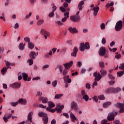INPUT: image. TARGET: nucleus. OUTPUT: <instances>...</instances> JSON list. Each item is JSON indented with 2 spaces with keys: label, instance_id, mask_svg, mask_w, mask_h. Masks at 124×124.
<instances>
[{
  "label": "nucleus",
  "instance_id": "29",
  "mask_svg": "<svg viewBox=\"0 0 124 124\" xmlns=\"http://www.w3.org/2000/svg\"><path fill=\"white\" fill-rule=\"evenodd\" d=\"M21 75L23 77V80L24 81H27V78H28V77H29V76H28V74H27L26 73H22L21 74Z\"/></svg>",
  "mask_w": 124,
  "mask_h": 124
},
{
  "label": "nucleus",
  "instance_id": "16",
  "mask_svg": "<svg viewBox=\"0 0 124 124\" xmlns=\"http://www.w3.org/2000/svg\"><path fill=\"white\" fill-rule=\"evenodd\" d=\"M92 10L93 11V16L95 17V16L97 15V13H98V11H99V7L96 6V7H93Z\"/></svg>",
  "mask_w": 124,
  "mask_h": 124
},
{
  "label": "nucleus",
  "instance_id": "42",
  "mask_svg": "<svg viewBox=\"0 0 124 124\" xmlns=\"http://www.w3.org/2000/svg\"><path fill=\"white\" fill-rule=\"evenodd\" d=\"M89 95L86 94L84 95V96H82V99H84V100H85V101H88V100H89Z\"/></svg>",
  "mask_w": 124,
  "mask_h": 124
},
{
  "label": "nucleus",
  "instance_id": "3",
  "mask_svg": "<svg viewBox=\"0 0 124 124\" xmlns=\"http://www.w3.org/2000/svg\"><path fill=\"white\" fill-rule=\"evenodd\" d=\"M117 114L118 112L117 111H112L111 112H109L108 114L107 119L108 120V121H114V120L115 119V117H116Z\"/></svg>",
  "mask_w": 124,
  "mask_h": 124
},
{
  "label": "nucleus",
  "instance_id": "22",
  "mask_svg": "<svg viewBox=\"0 0 124 124\" xmlns=\"http://www.w3.org/2000/svg\"><path fill=\"white\" fill-rule=\"evenodd\" d=\"M18 103H21L23 105H26L27 104V100L26 99L21 98L18 101Z\"/></svg>",
  "mask_w": 124,
  "mask_h": 124
},
{
  "label": "nucleus",
  "instance_id": "7",
  "mask_svg": "<svg viewBox=\"0 0 124 124\" xmlns=\"http://www.w3.org/2000/svg\"><path fill=\"white\" fill-rule=\"evenodd\" d=\"M116 107L119 108L120 109L119 110L120 113H124V104L118 103L115 105Z\"/></svg>",
  "mask_w": 124,
  "mask_h": 124
},
{
  "label": "nucleus",
  "instance_id": "6",
  "mask_svg": "<svg viewBox=\"0 0 124 124\" xmlns=\"http://www.w3.org/2000/svg\"><path fill=\"white\" fill-rule=\"evenodd\" d=\"M40 33L42 34V35H44L45 39H47V38L50 36V33L44 29H42L40 30Z\"/></svg>",
  "mask_w": 124,
  "mask_h": 124
},
{
  "label": "nucleus",
  "instance_id": "56",
  "mask_svg": "<svg viewBox=\"0 0 124 124\" xmlns=\"http://www.w3.org/2000/svg\"><path fill=\"white\" fill-rule=\"evenodd\" d=\"M81 94L82 96H83L84 95H86V91L85 90H82L81 91Z\"/></svg>",
  "mask_w": 124,
  "mask_h": 124
},
{
  "label": "nucleus",
  "instance_id": "33",
  "mask_svg": "<svg viewBox=\"0 0 124 124\" xmlns=\"http://www.w3.org/2000/svg\"><path fill=\"white\" fill-rule=\"evenodd\" d=\"M28 47L31 50H32L33 48H34V45L31 42H30L28 43Z\"/></svg>",
  "mask_w": 124,
  "mask_h": 124
},
{
  "label": "nucleus",
  "instance_id": "57",
  "mask_svg": "<svg viewBox=\"0 0 124 124\" xmlns=\"http://www.w3.org/2000/svg\"><path fill=\"white\" fill-rule=\"evenodd\" d=\"M102 44L104 45L106 44V39H105V38H103L102 39Z\"/></svg>",
  "mask_w": 124,
  "mask_h": 124
},
{
  "label": "nucleus",
  "instance_id": "31",
  "mask_svg": "<svg viewBox=\"0 0 124 124\" xmlns=\"http://www.w3.org/2000/svg\"><path fill=\"white\" fill-rule=\"evenodd\" d=\"M122 91V89L120 88H113V93H119V92H121Z\"/></svg>",
  "mask_w": 124,
  "mask_h": 124
},
{
  "label": "nucleus",
  "instance_id": "20",
  "mask_svg": "<svg viewBox=\"0 0 124 124\" xmlns=\"http://www.w3.org/2000/svg\"><path fill=\"white\" fill-rule=\"evenodd\" d=\"M70 118L71 119L72 122H75V121L77 120V118L72 112H70Z\"/></svg>",
  "mask_w": 124,
  "mask_h": 124
},
{
  "label": "nucleus",
  "instance_id": "59",
  "mask_svg": "<svg viewBox=\"0 0 124 124\" xmlns=\"http://www.w3.org/2000/svg\"><path fill=\"white\" fill-rule=\"evenodd\" d=\"M3 51H4V47L0 46V54H2V53H3Z\"/></svg>",
  "mask_w": 124,
  "mask_h": 124
},
{
  "label": "nucleus",
  "instance_id": "11",
  "mask_svg": "<svg viewBox=\"0 0 124 124\" xmlns=\"http://www.w3.org/2000/svg\"><path fill=\"white\" fill-rule=\"evenodd\" d=\"M69 18V12H67L64 13V17L62 18L61 21L62 23H65V22H66L67 21V19Z\"/></svg>",
  "mask_w": 124,
  "mask_h": 124
},
{
  "label": "nucleus",
  "instance_id": "37",
  "mask_svg": "<svg viewBox=\"0 0 124 124\" xmlns=\"http://www.w3.org/2000/svg\"><path fill=\"white\" fill-rule=\"evenodd\" d=\"M68 73V71L66 69H64L61 73L63 76H65L67 75V73Z\"/></svg>",
  "mask_w": 124,
  "mask_h": 124
},
{
  "label": "nucleus",
  "instance_id": "36",
  "mask_svg": "<svg viewBox=\"0 0 124 124\" xmlns=\"http://www.w3.org/2000/svg\"><path fill=\"white\" fill-rule=\"evenodd\" d=\"M62 96H63V94H57L55 96V99H59V98H61Z\"/></svg>",
  "mask_w": 124,
  "mask_h": 124
},
{
  "label": "nucleus",
  "instance_id": "9",
  "mask_svg": "<svg viewBox=\"0 0 124 124\" xmlns=\"http://www.w3.org/2000/svg\"><path fill=\"white\" fill-rule=\"evenodd\" d=\"M37 56H38V52L35 53L34 51H31L29 53V57L30 59H32V60H35Z\"/></svg>",
  "mask_w": 124,
  "mask_h": 124
},
{
  "label": "nucleus",
  "instance_id": "19",
  "mask_svg": "<svg viewBox=\"0 0 124 124\" xmlns=\"http://www.w3.org/2000/svg\"><path fill=\"white\" fill-rule=\"evenodd\" d=\"M77 53H78V48L75 46L73 49V52L71 54V56L72 57L76 58V56H77Z\"/></svg>",
  "mask_w": 124,
  "mask_h": 124
},
{
  "label": "nucleus",
  "instance_id": "38",
  "mask_svg": "<svg viewBox=\"0 0 124 124\" xmlns=\"http://www.w3.org/2000/svg\"><path fill=\"white\" fill-rule=\"evenodd\" d=\"M27 62L29 63V65H32L33 64V59L30 58L27 61Z\"/></svg>",
  "mask_w": 124,
  "mask_h": 124
},
{
  "label": "nucleus",
  "instance_id": "21",
  "mask_svg": "<svg viewBox=\"0 0 124 124\" xmlns=\"http://www.w3.org/2000/svg\"><path fill=\"white\" fill-rule=\"evenodd\" d=\"M25 46H26L25 43H20L18 45V49L21 51H23L25 49Z\"/></svg>",
  "mask_w": 124,
  "mask_h": 124
},
{
  "label": "nucleus",
  "instance_id": "45",
  "mask_svg": "<svg viewBox=\"0 0 124 124\" xmlns=\"http://www.w3.org/2000/svg\"><path fill=\"white\" fill-rule=\"evenodd\" d=\"M98 99L100 100H104V99H105V97L103 95H100L98 96Z\"/></svg>",
  "mask_w": 124,
  "mask_h": 124
},
{
  "label": "nucleus",
  "instance_id": "27",
  "mask_svg": "<svg viewBox=\"0 0 124 124\" xmlns=\"http://www.w3.org/2000/svg\"><path fill=\"white\" fill-rule=\"evenodd\" d=\"M101 76H106L107 75V71L104 69H101L100 71Z\"/></svg>",
  "mask_w": 124,
  "mask_h": 124
},
{
  "label": "nucleus",
  "instance_id": "50",
  "mask_svg": "<svg viewBox=\"0 0 124 124\" xmlns=\"http://www.w3.org/2000/svg\"><path fill=\"white\" fill-rule=\"evenodd\" d=\"M108 77L109 79H111V80H114V79H115V77L113 76L111 74H108Z\"/></svg>",
  "mask_w": 124,
  "mask_h": 124
},
{
  "label": "nucleus",
  "instance_id": "44",
  "mask_svg": "<svg viewBox=\"0 0 124 124\" xmlns=\"http://www.w3.org/2000/svg\"><path fill=\"white\" fill-rule=\"evenodd\" d=\"M117 74L119 75V77H122V76L124 74V70L117 72Z\"/></svg>",
  "mask_w": 124,
  "mask_h": 124
},
{
  "label": "nucleus",
  "instance_id": "4",
  "mask_svg": "<svg viewBox=\"0 0 124 124\" xmlns=\"http://www.w3.org/2000/svg\"><path fill=\"white\" fill-rule=\"evenodd\" d=\"M33 115V112L32 111H30L27 116V120L26 121V124H29V123H32V124H35L32 122V116Z\"/></svg>",
  "mask_w": 124,
  "mask_h": 124
},
{
  "label": "nucleus",
  "instance_id": "47",
  "mask_svg": "<svg viewBox=\"0 0 124 124\" xmlns=\"http://www.w3.org/2000/svg\"><path fill=\"white\" fill-rule=\"evenodd\" d=\"M108 49L109 50L110 52H113V53H115L116 51H117V48L115 47L113 48H111V47H108Z\"/></svg>",
  "mask_w": 124,
  "mask_h": 124
},
{
  "label": "nucleus",
  "instance_id": "24",
  "mask_svg": "<svg viewBox=\"0 0 124 124\" xmlns=\"http://www.w3.org/2000/svg\"><path fill=\"white\" fill-rule=\"evenodd\" d=\"M84 2L83 0L81 1L78 5V9L80 11L83 9V5H84Z\"/></svg>",
  "mask_w": 124,
  "mask_h": 124
},
{
  "label": "nucleus",
  "instance_id": "15",
  "mask_svg": "<svg viewBox=\"0 0 124 124\" xmlns=\"http://www.w3.org/2000/svg\"><path fill=\"white\" fill-rule=\"evenodd\" d=\"M68 30L70 32H71V33H72L73 34L74 33H78V32H79V31H78V30H77L75 27H69L68 28Z\"/></svg>",
  "mask_w": 124,
  "mask_h": 124
},
{
  "label": "nucleus",
  "instance_id": "35",
  "mask_svg": "<svg viewBox=\"0 0 124 124\" xmlns=\"http://www.w3.org/2000/svg\"><path fill=\"white\" fill-rule=\"evenodd\" d=\"M95 81H99L101 78H102V77L101 76V75H100L99 73H98V75L97 76L95 77Z\"/></svg>",
  "mask_w": 124,
  "mask_h": 124
},
{
  "label": "nucleus",
  "instance_id": "25",
  "mask_svg": "<svg viewBox=\"0 0 124 124\" xmlns=\"http://www.w3.org/2000/svg\"><path fill=\"white\" fill-rule=\"evenodd\" d=\"M105 93H112L113 92V88H108L105 90Z\"/></svg>",
  "mask_w": 124,
  "mask_h": 124
},
{
  "label": "nucleus",
  "instance_id": "64",
  "mask_svg": "<svg viewBox=\"0 0 124 124\" xmlns=\"http://www.w3.org/2000/svg\"><path fill=\"white\" fill-rule=\"evenodd\" d=\"M114 124H122L121 122H120V121L119 120H116L114 122Z\"/></svg>",
  "mask_w": 124,
  "mask_h": 124
},
{
  "label": "nucleus",
  "instance_id": "40",
  "mask_svg": "<svg viewBox=\"0 0 124 124\" xmlns=\"http://www.w3.org/2000/svg\"><path fill=\"white\" fill-rule=\"evenodd\" d=\"M57 84H58V80H54L51 83L52 87H53L54 88H55V87L57 86Z\"/></svg>",
  "mask_w": 124,
  "mask_h": 124
},
{
  "label": "nucleus",
  "instance_id": "34",
  "mask_svg": "<svg viewBox=\"0 0 124 124\" xmlns=\"http://www.w3.org/2000/svg\"><path fill=\"white\" fill-rule=\"evenodd\" d=\"M7 71V67H4L1 70V73L2 74V75H4V74H5V73H6Z\"/></svg>",
  "mask_w": 124,
  "mask_h": 124
},
{
  "label": "nucleus",
  "instance_id": "12",
  "mask_svg": "<svg viewBox=\"0 0 124 124\" xmlns=\"http://www.w3.org/2000/svg\"><path fill=\"white\" fill-rule=\"evenodd\" d=\"M80 16H70V19L73 22H79L80 21Z\"/></svg>",
  "mask_w": 124,
  "mask_h": 124
},
{
  "label": "nucleus",
  "instance_id": "26",
  "mask_svg": "<svg viewBox=\"0 0 124 124\" xmlns=\"http://www.w3.org/2000/svg\"><path fill=\"white\" fill-rule=\"evenodd\" d=\"M39 117H42L43 118H46L47 116V113L44 112H40L38 113Z\"/></svg>",
  "mask_w": 124,
  "mask_h": 124
},
{
  "label": "nucleus",
  "instance_id": "60",
  "mask_svg": "<svg viewBox=\"0 0 124 124\" xmlns=\"http://www.w3.org/2000/svg\"><path fill=\"white\" fill-rule=\"evenodd\" d=\"M51 8L52 9V11L51 12H54L56 11V10H57V7L55 5L52 6Z\"/></svg>",
  "mask_w": 124,
  "mask_h": 124
},
{
  "label": "nucleus",
  "instance_id": "53",
  "mask_svg": "<svg viewBox=\"0 0 124 124\" xmlns=\"http://www.w3.org/2000/svg\"><path fill=\"white\" fill-rule=\"evenodd\" d=\"M93 99L94 101H95V102H98V99H97V96H94L93 97Z\"/></svg>",
  "mask_w": 124,
  "mask_h": 124
},
{
  "label": "nucleus",
  "instance_id": "13",
  "mask_svg": "<svg viewBox=\"0 0 124 124\" xmlns=\"http://www.w3.org/2000/svg\"><path fill=\"white\" fill-rule=\"evenodd\" d=\"M71 108L72 109H73L74 111H78V106L76 102L73 101L71 103Z\"/></svg>",
  "mask_w": 124,
  "mask_h": 124
},
{
  "label": "nucleus",
  "instance_id": "49",
  "mask_svg": "<svg viewBox=\"0 0 124 124\" xmlns=\"http://www.w3.org/2000/svg\"><path fill=\"white\" fill-rule=\"evenodd\" d=\"M49 64H46L44 65L43 67L42 68V70H46V69L48 68Z\"/></svg>",
  "mask_w": 124,
  "mask_h": 124
},
{
  "label": "nucleus",
  "instance_id": "41",
  "mask_svg": "<svg viewBox=\"0 0 124 124\" xmlns=\"http://www.w3.org/2000/svg\"><path fill=\"white\" fill-rule=\"evenodd\" d=\"M43 121L44 122V124H48V116H46V117L45 118H43Z\"/></svg>",
  "mask_w": 124,
  "mask_h": 124
},
{
  "label": "nucleus",
  "instance_id": "39",
  "mask_svg": "<svg viewBox=\"0 0 124 124\" xmlns=\"http://www.w3.org/2000/svg\"><path fill=\"white\" fill-rule=\"evenodd\" d=\"M99 65L101 67V68H104V67H105V64L103 62H99Z\"/></svg>",
  "mask_w": 124,
  "mask_h": 124
},
{
  "label": "nucleus",
  "instance_id": "30",
  "mask_svg": "<svg viewBox=\"0 0 124 124\" xmlns=\"http://www.w3.org/2000/svg\"><path fill=\"white\" fill-rule=\"evenodd\" d=\"M44 19H40L37 22V25L38 26H42L44 23Z\"/></svg>",
  "mask_w": 124,
  "mask_h": 124
},
{
  "label": "nucleus",
  "instance_id": "28",
  "mask_svg": "<svg viewBox=\"0 0 124 124\" xmlns=\"http://www.w3.org/2000/svg\"><path fill=\"white\" fill-rule=\"evenodd\" d=\"M55 24L58 27H61L62 26H63V22L61 20H57L55 21Z\"/></svg>",
  "mask_w": 124,
  "mask_h": 124
},
{
  "label": "nucleus",
  "instance_id": "8",
  "mask_svg": "<svg viewBox=\"0 0 124 124\" xmlns=\"http://www.w3.org/2000/svg\"><path fill=\"white\" fill-rule=\"evenodd\" d=\"M106 54V48L103 46H101L99 50V55L100 57L105 56Z\"/></svg>",
  "mask_w": 124,
  "mask_h": 124
},
{
  "label": "nucleus",
  "instance_id": "43",
  "mask_svg": "<svg viewBox=\"0 0 124 124\" xmlns=\"http://www.w3.org/2000/svg\"><path fill=\"white\" fill-rule=\"evenodd\" d=\"M6 65H11V66H14L15 63H11L8 61L6 62Z\"/></svg>",
  "mask_w": 124,
  "mask_h": 124
},
{
  "label": "nucleus",
  "instance_id": "2",
  "mask_svg": "<svg viewBox=\"0 0 124 124\" xmlns=\"http://www.w3.org/2000/svg\"><path fill=\"white\" fill-rule=\"evenodd\" d=\"M90 43L86 42L85 43H81L80 44L79 50L81 52H84L85 50H89Z\"/></svg>",
  "mask_w": 124,
  "mask_h": 124
},
{
  "label": "nucleus",
  "instance_id": "58",
  "mask_svg": "<svg viewBox=\"0 0 124 124\" xmlns=\"http://www.w3.org/2000/svg\"><path fill=\"white\" fill-rule=\"evenodd\" d=\"M108 122V120L105 119L101 121V124H107Z\"/></svg>",
  "mask_w": 124,
  "mask_h": 124
},
{
  "label": "nucleus",
  "instance_id": "18",
  "mask_svg": "<svg viewBox=\"0 0 124 124\" xmlns=\"http://www.w3.org/2000/svg\"><path fill=\"white\" fill-rule=\"evenodd\" d=\"M39 101H42V103H48L49 102L48 101V98L44 97L42 96H40L39 98Z\"/></svg>",
  "mask_w": 124,
  "mask_h": 124
},
{
  "label": "nucleus",
  "instance_id": "23",
  "mask_svg": "<svg viewBox=\"0 0 124 124\" xmlns=\"http://www.w3.org/2000/svg\"><path fill=\"white\" fill-rule=\"evenodd\" d=\"M112 104L111 102H106L103 104V108H108Z\"/></svg>",
  "mask_w": 124,
  "mask_h": 124
},
{
  "label": "nucleus",
  "instance_id": "5",
  "mask_svg": "<svg viewBox=\"0 0 124 124\" xmlns=\"http://www.w3.org/2000/svg\"><path fill=\"white\" fill-rule=\"evenodd\" d=\"M123 29V21H118L115 25V30L116 31H120Z\"/></svg>",
  "mask_w": 124,
  "mask_h": 124
},
{
  "label": "nucleus",
  "instance_id": "17",
  "mask_svg": "<svg viewBox=\"0 0 124 124\" xmlns=\"http://www.w3.org/2000/svg\"><path fill=\"white\" fill-rule=\"evenodd\" d=\"M63 79L65 83H66V82L68 83V84L71 83V78H69V76L68 75L64 76Z\"/></svg>",
  "mask_w": 124,
  "mask_h": 124
},
{
  "label": "nucleus",
  "instance_id": "61",
  "mask_svg": "<svg viewBox=\"0 0 124 124\" xmlns=\"http://www.w3.org/2000/svg\"><path fill=\"white\" fill-rule=\"evenodd\" d=\"M115 58L119 60V59H121L122 58V55L121 54H116L115 55Z\"/></svg>",
  "mask_w": 124,
  "mask_h": 124
},
{
  "label": "nucleus",
  "instance_id": "14",
  "mask_svg": "<svg viewBox=\"0 0 124 124\" xmlns=\"http://www.w3.org/2000/svg\"><path fill=\"white\" fill-rule=\"evenodd\" d=\"M10 87L13 89H17L21 87V84H20L19 82H16L13 84H10Z\"/></svg>",
  "mask_w": 124,
  "mask_h": 124
},
{
  "label": "nucleus",
  "instance_id": "46",
  "mask_svg": "<svg viewBox=\"0 0 124 124\" xmlns=\"http://www.w3.org/2000/svg\"><path fill=\"white\" fill-rule=\"evenodd\" d=\"M24 41H26V42H28V43H30L31 42V39L28 37H25L24 38Z\"/></svg>",
  "mask_w": 124,
  "mask_h": 124
},
{
  "label": "nucleus",
  "instance_id": "55",
  "mask_svg": "<svg viewBox=\"0 0 124 124\" xmlns=\"http://www.w3.org/2000/svg\"><path fill=\"white\" fill-rule=\"evenodd\" d=\"M11 105H12V106H14V107H15V106L18 105V102H11Z\"/></svg>",
  "mask_w": 124,
  "mask_h": 124
},
{
  "label": "nucleus",
  "instance_id": "1",
  "mask_svg": "<svg viewBox=\"0 0 124 124\" xmlns=\"http://www.w3.org/2000/svg\"><path fill=\"white\" fill-rule=\"evenodd\" d=\"M48 107L46 108V110L48 112H51V113H55L56 111H57V108L54 109L52 108L55 107V104L52 102H48Z\"/></svg>",
  "mask_w": 124,
  "mask_h": 124
},
{
  "label": "nucleus",
  "instance_id": "52",
  "mask_svg": "<svg viewBox=\"0 0 124 124\" xmlns=\"http://www.w3.org/2000/svg\"><path fill=\"white\" fill-rule=\"evenodd\" d=\"M85 87L87 90H91V84L90 83H86Z\"/></svg>",
  "mask_w": 124,
  "mask_h": 124
},
{
  "label": "nucleus",
  "instance_id": "10",
  "mask_svg": "<svg viewBox=\"0 0 124 124\" xmlns=\"http://www.w3.org/2000/svg\"><path fill=\"white\" fill-rule=\"evenodd\" d=\"M63 65L65 69L68 70L69 69H70V67H71L72 65H73V61H70L69 62L65 63L63 64Z\"/></svg>",
  "mask_w": 124,
  "mask_h": 124
},
{
  "label": "nucleus",
  "instance_id": "32",
  "mask_svg": "<svg viewBox=\"0 0 124 124\" xmlns=\"http://www.w3.org/2000/svg\"><path fill=\"white\" fill-rule=\"evenodd\" d=\"M64 107V106L63 105H62V106H61L58 108H57L56 111H57V113H61L62 110V109H63Z\"/></svg>",
  "mask_w": 124,
  "mask_h": 124
},
{
  "label": "nucleus",
  "instance_id": "51",
  "mask_svg": "<svg viewBox=\"0 0 124 124\" xmlns=\"http://www.w3.org/2000/svg\"><path fill=\"white\" fill-rule=\"evenodd\" d=\"M101 30H105V23H103L100 25Z\"/></svg>",
  "mask_w": 124,
  "mask_h": 124
},
{
  "label": "nucleus",
  "instance_id": "54",
  "mask_svg": "<svg viewBox=\"0 0 124 124\" xmlns=\"http://www.w3.org/2000/svg\"><path fill=\"white\" fill-rule=\"evenodd\" d=\"M94 86H97V82L95 80L92 85V86L93 87V89H94Z\"/></svg>",
  "mask_w": 124,
  "mask_h": 124
},
{
  "label": "nucleus",
  "instance_id": "63",
  "mask_svg": "<svg viewBox=\"0 0 124 124\" xmlns=\"http://www.w3.org/2000/svg\"><path fill=\"white\" fill-rule=\"evenodd\" d=\"M57 124V121L56 119H53L51 122V124Z\"/></svg>",
  "mask_w": 124,
  "mask_h": 124
},
{
  "label": "nucleus",
  "instance_id": "48",
  "mask_svg": "<svg viewBox=\"0 0 124 124\" xmlns=\"http://www.w3.org/2000/svg\"><path fill=\"white\" fill-rule=\"evenodd\" d=\"M55 15V14L54 13V12H51L49 14H48V17L49 18H53Z\"/></svg>",
  "mask_w": 124,
  "mask_h": 124
},
{
  "label": "nucleus",
  "instance_id": "62",
  "mask_svg": "<svg viewBox=\"0 0 124 124\" xmlns=\"http://www.w3.org/2000/svg\"><path fill=\"white\" fill-rule=\"evenodd\" d=\"M119 68L121 70H124V63H122L121 65L119 66Z\"/></svg>",
  "mask_w": 124,
  "mask_h": 124
}]
</instances>
